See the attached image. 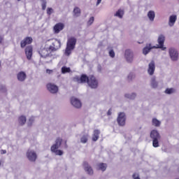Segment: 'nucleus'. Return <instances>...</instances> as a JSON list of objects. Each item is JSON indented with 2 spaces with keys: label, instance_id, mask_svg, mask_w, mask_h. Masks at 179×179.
I'll return each mask as SVG.
<instances>
[{
  "label": "nucleus",
  "instance_id": "1",
  "mask_svg": "<svg viewBox=\"0 0 179 179\" xmlns=\"http://www.w3.org/2000/svg\"><path fill=\"white\" fill-rule=\"evenodd\" d=\"M73 80L77 83H86L87 82L91 89H96L97 86H99V81H97L94 76L87 77L86 75L83 74L80 78L79 76L74 77Z\"/></svg>",
  "mask_w": 179,
  "mask_h": 179
},
{
  "label": "nucleus",
  "instance_id": "2",
  "mask_svg": "<svg viewBox=\"0 0 179 179\" xmlns=\"http://www.w3.org/2000/svg\"><path fill=\"white\" fill-rule=\"evenodd\" d=\"M75 45H76V38L75 37L69 38L66 43L65 55L69 57V55L72 53V50L75 49Z\"/></svg>",
  "mask_w": 179,
  "mask_h": 179
},
{
  "label": "nucleus",
  "instance_id": "3",
  "mask_svg": "<svg viewBox=\"0 0 179 179\" xmlns=\"http://www.w3.org/2000/svg\"><path fill=\"white\" fill-rule=\"evenodd\" d=\"M61 143H62V139L58 138L56 139L55 143L51 146V152L55 153L57 156H62V155H64L63 150H58L61 147Z\"/></svg>",
  "mask_w": 179,
  "mask_h": 179
},
{
  "label": "nucleus",
  "instance_id": "4",
  "mask_svg": "<svg viewBox=\"0 0 179 179\" xmlns=\"http://www.w3.org/2000/svg\"><path fill=\"white\" fill-rule=\"evenodd\" d=\"M166 41V36H164V35L163 34H160L158 36V39H157V43H158V45L156 46L155 48H161V50H162V51H166V48L164 47V41Z\"/></svg>",
  "mask_w": 179,
  "mask_h": 179
},
{
  "label": "nucleus",
  "instance_id": "5",
  "mask_svg": "<svg viewBox=\"0 0 179 179\" xmlns=\"http://www.w3.org/2000/svg\"><path fill=\"white\" fill-rule=\"evenodd\" d=\"M169 53L171 61L178 60V52L174 48H170L169 50Z\"/></svg>",
  "mask_w": 179,
  "mask_h": 179
},
{
  "label": "nucleus",
  "instance_id": "6",
  "mask_svg": "<svg viewBox=\"0 0 179 179\" xmlns=\"http://www.w3.org/2000/svg\"><path fill=\"white\" fill-rule=\"evenodd\" d=\"M27 157L29 162H35L37 159V153L34 150H28L27 152Z\"/></svg>",
  "mask_w": 179,
  "mask_h": 179
},
{
  "label": "nucleus",
  "instance_id": "7",
  "mask_svg": "<svg viewBox=\"0 0 179 179\" xmlns=\"http://www.w3.org/2000/svg\"><path fill=\"white\" fill-rule=\"evenodd\" d=\"M51 51L52 50L50 48H45L39 50V54L42 58H47V57H49L50 54H51Z\"/></svg>",
  "mask_w": 179,
  "mask_h": 179
},
{
  "label": "nucleus",
  "instance_id": "8",
  "mask_svg": "<svg viewBox=\"0 0 179 179\" xmlns=\"http://www.w3.org/2000/svg\"><path fill=\"white\" fill-rule=\"evenodd\" d=\"M50 48L52 50V51H57V50H59V48H61V41L54 39L52 41V45L50 46Z\"/></svg>",
  "mask_w": 179,
  "mask_h": 179
},
{
  "label": "nucleus",
  "instance_id": "9",
  "mask_svg": "<svg viewBox=\"0 0 179 179\" xmlns=\"http://www.w3.org/2000/svg\"><path fill=\"white\" fill-rule=\"evenodd\" d=\"M126 120H127V117H125V113H119L118 117H117V124L120 127H124V125H125Z\"/></svg>",
  "mask_w": 179,
  "mask_h": 179
},
{
  "label": "nucleus",
  "instance_id": "10",
  "mask_svg": "<svg viewBox=\"0 0 179 179\" xmlns=\"http://www.w3.org/2000/svg\"><path fill=\"white\" fill-rule=\"evenodd\" d=\"M64 27H65V24L62 22H59L56 24L53 27L54 33H55L56 34H58L59 31H62V30H64Z\"/></svg>",
  "mask_w": 179,
  "mask_h": 179
},
{
  "label": "nucleus",
  "instance_id": "11",
  "mask_svg": "<svg viewBox=\"0 0 179 179\" xmlns=\"http://www.w3.org/2000/svg\"><path fill=\"white\" fill-rule=\"evenodd\" d=\"M124 57L127 62H132L134 61V52L131 50H125Z\"/></svg>",
  "mask_w": 179,
  "mask_h": 179
},
{
  "label": "nucleus",
  "instance_id": "12",
  "mask_svg": "<svg viewBox=\"0 0 179 179\" xmlns=\"http://www.w3.org/2000/svg\"><path fill=\"white\" fill-rule=\"evenodd\" d=\"M71 103L76 108H80V107H82V102H80V100H79L75 97H72L71 99Z\"/></svg>",
  "mask_w": 179,
  "mask_h": 179
},
{
  "label": "nucleus",
  "instance_id": "13",
  "mask_svg": "<svg viewBox=\"0 0 179 179\" xmlns=\"http://www.w3.org/2000/svg\"><path fill=\"white\" fill-rule=\"evenodd\" d=\"M156 69V66L155 64V62L152 61L149 64H148V75H153L155 73V71Z\"/></svg>",
  "mask_w": 179,
  "mask_h": 179
},
{
  "label": "nucleus",
  "instance_id": "14",
  "mask_svg": "<svg viewBox=\"0 0 179 179\" xmlns=\"http://www.w3.org/2000/svg\"><path fill=\"white\" fill-rule=\"evenodd\" d=\"M25 55L27 59H31V57H33V47L28 46L25 48Z\"/></svg>",
  "mask_w": 179,
  "mask_h": 179
},
{
  "label": "nucleus",
  "instance_id": "15",
  "mask_svg": "<svg viewBox=\"0 0 179 179\" xmlns=\"http://www.w3.org/2000/svg\"><path fill=\"white\" fill-rule=\"evenodd\" d=\"M46 87L48 90H49L52 94H55L58 92V87L54 84L49 83Z\"/></svg>",
  "mask_w": 179,
  "mask_h": 179
},
{
  "label": "nucleus",
  "instance_id": "16",
  "mask_svg": "<svg viewBox=\"0 0 179 179\" xmlns=\"http://www.w3.org/2000/svg\"><path fill=\"white\" fill-rule=\"evenodd\" d=\"M83 168H84L85 171H86V173H87V174H89L90 176H92L93 169H92V166H90V165H89V164L87 162L83 163Z\"/></svg>",
  "mask_w": 179,
  "mask_h": 179
},
{
  "label": "nucleus",
  "instance_id": "17",
  "mask_svg": "<svg viewBox=\"0 0 179 179\" xmlns=\"http://www.w3.org/2000/svg\"><path fill=\"white\" fill-rule=\"evenodd\" d=\"M152 48H156V46H152L151 43L147 44L143 49V54H144V55H148V54L150 52V50H152Z\"/></svg>",
  "mask_w": 179,
  "mask_h": 179
},
{
  "label": "nucleus",
  "instance_id": "18",
  "mask_svg": "<svg viewBox=\"0 0 179 179\" xmlns=\"http://www.w3.org/2000/svg\"><path fill=\"white\" fill-rule=\"evenodd\" d=\"M176 22H177V15H172L169 16V20L168 24L170 27H173L174 24H176Z\"/></svg>",
  "mask_w": 179,
  "mask_h": 179
},
{
  "label": "nucleus",
  "instance_id": "19",
  "mask_svg": "<svg viewBox=\"0 0 179 179\" xmlns=\"http://www.w3.org/2000/svg\"><path fill=\"white\" fill-rule=\"evenodd\" d=\"M33 38L31 37H27L21 42L22 48H24L27 44H31Z\"/></svg>",
  "mask_w": 179,
  "mask_h": 179
},
{
  "label": "nucleus",
  "instance_id": "20",
  "mask_svg": "<svg viewBox=\"0 0 179 179\" xmlns=\"http://www.w3.org/2000/svg\"><path fill=\"white\" fill-rule=\"evenodd\" d=\"M17 78L20 82H24V80H26V78H27V76L24 71H20L17 73Z\"/></svg>",
  "mask_w": 179,
  "mask_h": 179
},
{
  "label": "nucleus",
  "instance_id": "21",
  "mask_svg": "<svg viewBox=\"0 0 179 179\" xmlns=\"http://www.w3.org/2000/svg\"><path fill=\"white\" fill-rule=\"evenodd\" d=\"M150 138L152 140L160 139V134L157 130H152L150 133Z\"/></svg>",
  "mask_w": 179,
  "mask_h": 179
},
{
  "label": "nucleus",
  "instance_id": "22",
  "mask_svg": "<svg viewBox=\"0 0 179 179\" xmlns=\"http://www.w3.org/2000/svg\"><path fill=\"white\" fill-rule=\"evenodd\" d=\"M147 16L150 22H155V17H156V13L153 10L148 11Z\"/></svg>",
  "mask_w": 179,
  "mask_h": 179
},
{
  "label": "nucleus",
  "instance_id": "23",
  "mask_svg": "<svg viewBox=\"0 0 179 179\" xmlns=\"http://www.w3.org/2000/svg\"><path fill=\"white\" fill-rule=\"evenodd\" d=\"M160 83L156 80V78L152 77L150 81V85L153 89H157Z\"/></svg>",
  "mask_w": 179,
  "mask_h": 179
},
{
  "label": "nucleus",
  "instance_id": "24",
  "mask_svg": "<svg viewBox=\"0 0 179 179\" xmlns=\"http://www.w3.org/2000/svg\"><path fill=\"white\" fill-rule=\"evenodd\" d=\"M89 139V134H83L80 136V143H87Z\"/></svg>",
  "mask_w": 179,
  "mask_h": 179
},
{
  "label": "nucleus",
  "instance_id": "25",
  "mask_svg": "<svg viewBox=\"0 0 179 179\" xmlns=\"http://www.w3.org/2000/svg\"><path fill=\"white\" fill-rule=\"evenodd\" d=\"M99 135H100V131L94 130L93 136H92V141H94V142H96V141H97L99 139Z\"/></svg>",
  "mask_w": 179,
  "mask_h": 179
},
{
  "label": "nucleus",
  "instance_id": "26",
  "mask_svg": "<svg viewBox=\"0 0 179 179\" xmlns=\"http://www.w3.org/2000/svg\"><path fill=\"white\" fill-rule=\"evenodd\" d=\"M98 170H101V171H106L107 169V164L104 163H100L97 165Z\"/></svg>",
  "mask_w": 179,
  "mask_h": 179
},
{
  "label": "nucleus",
  "instance_id": "27",
  "mask_svg": "<svg viewBox=\"0 0 179 179\" xmlns=\"http://www.w3.org/2000/svg\"><path fill=\"white\" fill-rule=\"evenodd\" d=\"M115 16H116V17H119V19H122V16H124V10L122 9L118 10L115 13Z\"/></svg>",
  "mask_w": 179,
  "mask_h": 179
},
{
  "label": "nucleus",
  "instance_id": "28",
  "mask_svg": "<svg viewBox=\"0 0 179 179\" xmlns=\"http://www.w3.org/2000/svg\"><path fill=\"white\" fill-rule=\"evenodd\" d=\"M152 122L154 127H160V124H162V122H160L157 118H153Z\"/></svg>",
  "mask_w": 179,
  "mask_h": 179
},
{
  "label": "nucleus",
  "instance_id": "29",
  "mask_svg": "<svg viewBox=\"0 0 179 179\" xmlns=\"http://www.w3.org/2000/svg\"><path fill=\"white\" fill-rule=\"evenodd\" d=\"M73 15L76 17L80 16V8L76 7L73 10Z\"/></svg>",
  "mask_w": 179,
  "mask_h": 179
},
{
  "label": "nucleus",
  "instance_id": "30",
  "mask_svg": "<svg viewBox=\"0 0 179 179\" xmlns=\"http://www.w3.org/2000/svg\"><path fill=\"white\" fill-rule=\"evenodd\" d=\"M125 97L127 99H130V100H134L136 97V94L131 93V94H126Z\"/></svg>",
  "mask_w": 179,
  "mask_h": 179
},
{
  "label": "nucleus",
  "instance_id": "31",
  "mask_svg": "<svg viewBox=\"0 0 179 179\" xmlns=\"http://www.w3.org/2000/svg\"><path fill=\"white\" fill-rule=\"evenodd\" d=\"M18 122H19V124H20V125H24V124H26V117L24 116L20 117L18 119Z\"/></svg>",
  "mask_w": 179,
  "mask_h": 179
},
{
  "label": "nucleus",
  "instance_id": "32",
  "mask_svg": "<svg viewBox=\"0 0 179 179\" xmlns=\"http://www.w3.org/2000/svg\"><path fill=\"white\" fill-rule=\"evenodd\" d=\"M176 92V90H174V88H167L165 90V93L166 94H173V93Z\"/></svg>",
  "mask_w": 179,
  "mask_h": 179
},
{
  "label": "nucleus",
  "instance_id": "33",
  "mask_svg": "<svg viewBox=\"0 0 179 179\" xmlns=\"http://www.w3.org/2000/svg\"><path fill=\"white\" fill-rule=\"evenodd\" d=\"M69 72H71V69L69 67L63 66L62 68V73H68Z\"/></svg>",
  "mask_w": 179,
  "mask_h": 179
},
{
  "label": "nucleus",
  "instance_id": "34",
  "mask_svg": "<svg viewBox=\"0 0 179 179\" xmlns=\"http://www.w3.org/2000/svg\"><path fill=\"white\" fill-rule=\"evenodd\" d=\"M159 141H160V139L152 140V145L154 148H159Z\"/></svg>",
  "mask_w": 179,
  "mask_h": 179
},
{
  "label": "nucleus",
  "instance_id": "35",
  "mask_svg": "<svg viewBox=\"0 0 179 179\" xmlns=\"http://www.w3.org/2000/svg\"><path fill=\"white\" fill-rule=\"evenodd\" d=\"M94 22V17H90L89 20L87 22V26H92Z\"/></svg>",
  "mask_w": 179,
  "mask_h": 179
},
{
  "label": "nucleus",
  "instance_id": "36",
  "mask_svg": "<svg viewBox=\"0 0 179 179\" xmlns=\"http://www.w3.org/2000/svg\"><path fill=\"white\" fill-rule=\"evenodd\" d=\"M54 13V9L52 8H47V14L49 15V16Z\"/></svg>",
  "mask_w": 179,
  "mask_h": 179
},
{
  "label": "nucleus",
  "instance_id": "37",
  "mask_svg": "<svg viewBox=\"0 0 179 179\" xmlns=\"http://www.w3.org/2000/svg\"><path fill=\"white\" fill-rule=\"evenodd\" d=\"M33 122H34V117H31L29 120L28 122V125H31V124H33Z\"/></svg>",
  "mask_w": 179,
  "mask_h": 179
},
{
  "label": "nucleus",
  "instance_id": "38",
  "mask_svg": "<svg viewBox=\"0 0 179 179\" xmlns=\"http://www.w3.org/2000/svg\"><path fill=\"white\" fill-rule=\"evenodd\" d=\"M109 55L111 58H114V57H115V52H114V50L109 51Z\"/></svg>",
  "mask_w": 179,
  "mask_h": 179
},
{
  "label": "nucleus",
  "instance_id": "39",
  "mask_svg": "<svg viewBox=\"0 0 179 179\" xmlns=\"http://www.w3.org/2000/svg\"><path fill=\"white\" fill-rule=\"evenodd\" d=\"M46 8H47V3H42V9H43V10H45Z\"/></svg>",
  "mask_w": 179,
  "mask_h": 179
},
{
  "label": "nucleus",
  "instance_id": "40",
  "mask_svg": "<svg viewBox=\"0 0 179 179\" xmlns=\"http://www.w3.org/2000/svg\"><path fill=\"white\" fill-rule=\"evenodd\" d=\"M0 153L1 155H6V150H1Z\"/></svg>",
  "mask_w": 179,
  "mask_h": 179
},
{
  "label": "nucleus",
  "instance_id": "41",
  "mask_svg": "<svg viewBox=\"0 0 179 179\" xmlns=\"http://www.w3.org/2000/svg\"><path fill=\"white\" fill-rule=\"evenodd\" d=\"M99 3H101V0H97V1H96V6H99Z\"/></svg>",
  "mask_w": 179,
  "mask_h": 179
},
{
  "label": "nucleus",
  "instance_id": "42",
  "mask_svg": "<svg viewBox=\"0 0 179 179\" xmlns=\"http://www.w3.org/2000/svg\"><path fill=\"white\" fill-rule=\"evenodd\" d=\"M46 72L47 73H52V70L47 69Z\"/></svg>",
  "mask_w": 179,
  "mask_h": 179
},
{
  "label": "nucleus",
  "instance_id": "43",
  "mask_svg": "<svg viewBox=\"0 0 179 179\" xmlns=\"http://www.w3.org/2000/svg\"><path fill=\"white\" fill-rule=\"evenodd\" d=\"M108 115H111V109H109L108 111Z\"/></svg>",
  "mask_w": 179,
  "mask_h": 179
},
{
  "label": "nucleus",
  "instance_id": "44",
  "mask_svg": "<svg viewBox=\"0 0 179 179\" xmlns=\"http://www.w3.org/2000/svg\"><path fill=\"white\" fill-rule=\"evenodd\" d=\"M3 40V38H2V36H0V44H1V43H2Z\"/></svg>",
  "mask_w": 179,
  "mask_h": 179
},
{
  "label": "nucleus",
  "instance_id": "45",
  "mask_svg": "<svg viewBox=\"0 0 179 179\" xmlns=\"http://www.w3.org/2000/svg\"><path fill=\"white\" fill-rule=\"evenodd\" d=\"M162 86H163V83H161Z\"/></svg>",
  "mask_w": 179,
  "mask_h": 179
},
{
  "label": "nucleus",
  "instance_id": "46",
  "mask_svg": "<svg viewBox=\"0 0 179 179\" xmlns=\"http://www.w3.org/2000/svg\"><path fill=\"white\" fill-rule=\"evenodd\" d=\"M17 1H21V0H17Z\"/></svg>",
  "mask_w": 179,
  "mask_h": 179
}]
</instances>
